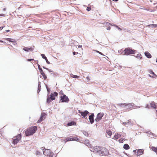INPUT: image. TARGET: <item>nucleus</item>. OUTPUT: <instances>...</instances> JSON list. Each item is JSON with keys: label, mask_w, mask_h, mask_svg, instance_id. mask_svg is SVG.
<instances>
[{"label": "nucleus", "mask_w": 157, "mask_h": 157, "mask_svg": "<svg viewBox=\"0 0 157 157\" xmlns=\"http://www.w3.org/2000/svg\"><path fill=\"white\" fill-rule=\"evenodd\" d=\"M76 124V122L74 121H72L68 123L67 124V126H71L72 125H75Z\"/></svg>", "instance_id": "nucleus-19"}, {"label": "nucleus", "mask_w": 157, "mask_h": 157, "mask_svg": "<svg viewBox=\"0 0 157 157\" xmlns=\"http://www.w3.org/2000/svg\"><path fill=\"white\" fill-rule=\"evenodd\" d=\"M89 141L88 140H85V143L86 145L88 147H91V145L88 142Z\"/></svg>", "instance_id": "nucleus-21"}, {"label": "nucleus", "mask_w": 157, "mask_h": 157, "mask_svg": "<svg viewBox=\"0 0 157 157\" xmlns=\"http://www.w3.org/2000/svg\"><path fill=\"white\" fill-rule=\"evenodd\" d=\"M60 98L61 99L60 100L62 102H68L69 101L68 97L65 95H63V96H61Z\"/></svg>", "instance_id": "nucleus-6"}, {"label": "nucleus", "mask_w": 157, "mask_h": 157, "mask_svg": "<svg viewBox=\"0 0 157 157\" xmlns=\"http://www.w3.org/2000/svg\"><path fill=\"white\" fill-rule=\"evenodd\" d=\"M136 56L137 58L140 59H141L142 58V56L140 54H138Z\"/></svg>", "instance_id": "nucleus-25"}, {"label": "nucleus", "mask_w": 157, "mask_h": 157, "mask_svg": "<svg viewBox=\"0 0 157 157\" xmlns=\"http://www.w3.org/2000/svg\"><path fill=\"white\" fill-rule=\"evenodd\" d=\"M78 112L81 114V116L84 118H85L86 117L89 113V112L86 110L84 111V112H82L80 110H79Z\"/></svg>", "instance_id": "nucleus-10"}, {"label": "nucleus", "mask_w": 157, "mask_h": 157, "mask_svg": "<svg viewBox=\"0 0 157 157\" xmlns=\"http://www.w3.org/2000/svg\"><path fill=\"white\" fill-rule=\"evenodd\" d=\"M155 27H157V25H153Z\"/></svg>", "instance_id": "nucleus-47"}, {"label": "nucleus", "mask_w": 157, "mask_h": 157, "mask_svg": "<svg viewBox=\"0 0 157 157\" xmlns=\"http://www.w3.org/2000/svg\"><path fill=\"white\" fill-rule=\"evenodd\" d=\"M106 133L109 136V137H111L112 133V132L110 130H107L106 131Z\"/></svg>", "instance_id": "nucleus-22"}, {"label": "nucleus", "mask_w": 157, "mask_h": 157, "mask_svg": "<svg viewBox=\"0 0 157 157\" xmlns=\"http://www.w3.org/2000/svg\"><path fill=\"white\" fill-rule=\"evenodd\" d=\"M40 83V82H39L38 85V90L39 91V92L40 91V87H41Z\"/></svg>", "instance_id": "nucleus-30"}, {"label": "nucleus", "mask_w": 157, "mask_h": 157, "mask_svg": "<svg viewBox=\"0 0 157 157\" xmlns=\"http://www.w3.org/2000/svg\"><path fill=\"white\" fill-rule=\"evenodd\" d=\"M47 90L49 92V90H48V89H47Z\"/></svg>", "instance_id": "nucleus-52"}, {"label": "nucleus", "mask_w": 157, "mask_h": 157, "mask_svg": "<svg viewBox=\"0 0 157 157\" xmlns=\"http://www.w3.org/2000/svg\"><path fill=\"white\" fill-rule=\"evenodd\" d=\"M156 62L157 63V58L156 59Z\"/></svg>", "instance_id": "nucleus-55"}, {"label": "nucleus", "mask_w": 157, "mask_h": 157, "mask_svg": "<svg viewBox=\"0 0 157 157\" xmlns=\"http://www.w3.org/2000/svg\"><path fill=\"white\" fill-rule=\"evenodd\" d=\"M156 114L157 116V110H156Z\"/></svg>", "instance_id": "nucleus-51"}, {"label": "nucleus", "mask_w": 157, "mask_h": 157, "mask_svg": "<svg viewBox=\"0 0 157 157\" xmlns=\"http://www.w3.org/2000/svg\"><path fill=\"white\" fill-rule=\"evenodd\" d=\"M39 153H40V152H39V153H37L36 154H39Z\"/></svg>", "instance_id": "nucleus-58"}, {"label": "nucleus", "mask_w": 157, "mask_h": 157, "mask_svg": "<svg viewBox=\"0 0 157 157\" xmlns=\"http://www.w3.org/2000/svg\"><path fill=\"white\" fill-rule=\"evenodd\" d=\"M110 24L109 23V22H106L105 23V25L106 26H109L110 25Z\"/></svg>", "instance_id": "nucleus-33"}, {"label": "nucleus", "mask_w": 157, "mask_h": 157, "mask_svg": "<svg viewBox=\"0 0 157 157\" xmlns=\"http://www.w3.org/2000/svg\"><path fill=\"white\" fill-rule=\"evenodd\" d=\"M0 42L2 43L5 42H3V41L2 40H0Z\"/></svg>", "instance_id": "nucleus-49"}, {"label": "nucleus", "mask_w": 157, "mask_h": 157, "mask_svg": "<svg viewBox=\"0 0 157 157\" xmlns=\"http://www.w3.org/2000/svg\"><path fill=\"white\" fill-rule=\"evenodd\" d=\"M95 51L96 52H97L98 53H99V54H101V55H103H103H103V54L101 52H99V51H98L97 50H95Z\"/></svg>", "instance_id": "nucleus-34"}, {"label": "nucleus", "mask_w": 157, "mask_h": 157, "mask_svg": "<svg viewBox=\"0 0 157 157\" xmlns=\"http://www.w3.org/2000/svg\"><path fill=\"white\" fill-rule=\"evenodd\" d=\"M86 79H87V80H88V81H89L90 80V77H89V76H87L86 78Z\"/></svg>", "instance_id": "nucleus-43"}, {"label": "nucleus", "mask_w": 157, "mask_h": 157, "mask_svg": "<svg viewBox=\"0 0 157 157\" xmlns=\"http://www.w3.org/2000/svg\"><path fill=\"white\" fill-rule=\"evenodd\" d=\"M46 61V63H48V64H50V62L48 61V60L47 59H47H45Z\"/></svg>", "instance_id": "nucleus-40"}, {"label": "nucleus", "mask_w": 157, "mask_h": 157, "mask_svg": "<svg viewBox=\"0 0 157 157\" xmlns=\"http://www.w3.org/2000/svg\"><path fill=\"white\" fill-rule=\"evenodd\" d=\"M5 16V15H4L3 14H0V16Z\"/></svg>", "instance_id": "nucleus-48"}, {"label": "nucleus", "mask_w": 157, "mask_h": 157, "mask_svg": "<svg viewBox=\"0 0 157 157\" xmlns=\"http://www.w3.org/2000/svg\"><path fill=\"white\" fill-rule=\"evenodd\" d=\"M58 96V93L56 92L52 93L50 95V97L48 96L47 99V102L49 103L51 101L55 100V98Z\"/></svg>", "instance_id": "nucleus-4"}, {"label": "nucleus", "mask_w": 157, "mask_h": 157, "mask_svg": "<svg viewBox=\"0 0 157 157\" xmlns=\"http://www.w3.org/2000/svg\"><path fill=\"white\" fill-rule=\"evenodd\" d=\"M151 149L152 151L155 152L157 154V147H152Z\"/></svg>", "instance_id": "nucleus-23"}, {"label": "nucleus", "mask_w": 157, "mask_h": 157, "mask_svg": "<svg viewBox=\"0 0 157 157\" xmlns=\"http://www.w3.org/2000/svg\"><path fill=\"white\" fill-rule=\"evenodd\" d=\"M34 59H29L27 60V61H31L34 60Z\"/></svg>", "instance_id": "nucleus-38"}, {"label": "nucleus", "mask_w": 157, "mask_h": 157, "mask_svg": "<svg viewBox=\"0 0 157 157\" xmlns=\"http://www.w3.org/2000/svg\"><path fill=\"white\" fill-rule=\"evenodd\" d=\"M5 40H7L10 42H11L13 43H15L16 44H17L16 41L14 39H12L11 38H7L5 39Z\"/></svg>", "instance_id": "nucleus-17"}, {"label": "nucleus", "mask_w": 157, "mask_h": 157, "mask_svg": "<svg viewBox=\"0 0 157 157\" xmlns=\"http://www.w3.org/2000/svg\"><path fill=\"white\" fill-rule=\"evenodd\" d=\"M6 32H9L10 31V30H6Z\"/></svg>", "instance_id": "nucleus-45"}, {"label": "nucleus", "mask_w": 157, "mask_h": 157, "mask_svg": "<svg viewBox=\"0 0 157 157\" xmlns=\"http://www.w3.org/2000/svg\"><path fill=\"white\" fill-rule=\"evenodd\" d=\"M0 28H2V29L3 28V27H1Z\"/></svg>", "instance_id": "nucleus-53"}, {"label": "nucleus", "mask_w": 157, "mask_h": 157, "mask_svg": "<svg viewBox=\"0 0 157 157\" xmlns=\"http://www.w3.org/2000/svg\"><path fill=\"white\" fill-rule=\"evenodd\" d=\"M78 76H77V75H74V78H78Z\"/></svg>", "instance_id": "nucleus-44"}, {"label": "nucleus", "mask_w": 157, "mask_h": 157, "mask_svg": "<svg viewBox=\"0 0 157 157\" xmlns=\"http://www.w3.org/2000/svg\"><path fill=\"white\" fill-rule=\"evenodd\" d=\"M121 105H125L126 106L127 108L131 109L133 108L134 104L133 103H128L127 104H120Z\"/></svg>", "instance_id": "nucleus-9"}, {"label": "nucleus", "mask_w": 157, "mask_h": 157, "mask_svg": "<svg viewBox=\"0 0 157 157\" xmlns=\"http://www.w3.org/2000/svg\"><path fill=\"white\" fill-rule=\"evenodd\" d=\"M43 77L44 79V80H46L47 79V77L46 75H45L44 73L42 74Z\"/></svg>", "instance_id": "nucleus-28"}, {"label": "nucleus", "mask_w": 157, "mask_h": 157, "mask_svg": "<svg viewBox=\"0 0 157 157\" xmlns=\"http://www.w3.org/2000/svg\"><path fill=\"white\" fill-rule=\"evenodd\" d=\"M146 107L148 109H149L150 108V106L148 105H147L146 106Z\"/></svg>", "instance_id": "nucleus-41"}, {"label": "nucleus", "mask_w": 157, "mask_h": 157, "mask_svg": "<svg viewBox=\"0 0 157 157\" xmlns=\"http://www.w3.org/2000/svg\"><path fill=\"white\" fill-rule=\"evenodd\" d=\"M126 150H128L129 149V146L127 144H124L123 147Z\"/></svg>", "instance_id": "nucleus-24"}, {"label": "nucleus", "mask_w": 157, "mask_h": 157, "mask_svg": "<svg viewBox=\"0 0 157 157\" xmlns=\"http://www.w3.org/2000/svg\"><path fill=\"white\" fill-rule=\"evenodd\" d=\"M78 53V52H73V55H75L76 54H77Z\"/></svg>", "instance_id": "nucleus-42"}, {"label": "nucleus", "mask_w": 157, "mask_h": 157, "mask_svg": "<svg viewBox=\"0 0 157 157\" xmlns=\"http://www.w3.org/2000/svg\"><path fill=\"white\" fill-rule=\"evenodd\" d=\"M145 56L148 58H150L151 57V54L148 52H145L144 53Z\"/></svg>", "instance_id": "nucleus-20"}, {"label": "nucleus", "mask_w": 157, "mask_h": 157, "mask_svg": "<svg viewBox=\"0 0 157 157\" xmlns=\"http://www.w3.org/2000/svg\"><path fill=\"white\" fill-rule=\"evenodd\" d=\"M82 47V46L81 45H79L78 46V48H81Z\"/></svg>", "instance_id": "nucleus-46"}, {"label": "nucleus", "mask_w": 157, "mask_h": 157, "mask_svg": "<svg viewBox=\"0 0 157 157\" xmlns=\"http://www.w3.org/2000/svg\"><path fill=\"white\" fill-rule=\"evenodd\" d=\"M124 53L123 55H128L131 54H134L136 52V51L133 50L130 48H125L124 50Z\"/></svg>", "instance_id": "nucleus-3"}, {"label": "nucleus", "mask_w": 157, "mask_h": 157, "mask_svg": "<svg viewBox=\"0 0 157 157\" xmlns=\"http://www.w3.org/2000/svg\"><path fill=\"white\" fill-rule=\"evenodd\" d=\"M39 153H40V152H39V153H37L36 154H39Z\"/></svg>", "instance_id": "nucleus-56"}, {"label": "nucleus", "mask_w": 157, "mask_h": 157, "mask_svg": "<svg viewBox=\"0 0 157 157\" xmlns=\"http://www.w3.org/2000/svg\"><path fill=\"white\" fill-rule=\"evenodd\" d=\"M125 140V139H124L121 138L119 140V141L120 143H122Z\"/></svg>", "instance_id": "nucleus-27"}, {"label": "nucleus", "mask_w": 157, "mask_h": 157, "mask_svg": "<svg viewBox=\"0 0 157 157\" xmlns=\"http://www.w3.org/2000/svg\"><path fill=\"white\" fill-rule=\"evenodd\" d=\"M113 25V26H115L117 28V29L120 30H121L122 29H121L118 26L116 25Z\"/></svg>", "instance_id": "nucleus-31"}, {"label": "nucleus", "mask_w": 157, "mask_h": 157, "mask_svg": "<svg viewBox=\"0 0 157 157\" xmlns=\"http://www.w3.org/2000/svg\"><path fill=\"white\" fill-rule=\"evenodd\" d=\"M151 106L153 108L156 109L157 108V106L156 105V103L154 101H152L150 104Z\"/></svg>", "instance_id": "nucleus-15"}, {"label": "nucleus", "mask_w": 157, "mask_h": 157, "mask_svg": "<svg viewBox=\"0 0 157 157\" xmlns=\"http://www.w3.org/2000/svg\"><path fill=\"white\" fill-rule=\"evenodd\" d=\"M66 141H77L78 140V139L77 137H73V138H67L66 139Z\"/></svg>", "instance_id": "nucleus-13"}, {"label": "nucleus", "mask_w": 157, "mask_h": 157, "mask_svg": "<svg viewBox=\"0 0 157 157\" xmlns=\"http://www.w3.org/2000/svg\"><path fill=\"white\" fill-rule=\"evenodd\" d=\"M21 134L17 135L16 136L13 138V141L12 142L13 144H16L18 141L21 139Z\"/></svg>", "instance_id": "nucleus-5"}, {"label": "nucleus", "mask_w": 157, "mask_h": 157, "mask_svg": "<svg viewBox=\"0 0 157 157\" xmlns=\"http://www.w3.org/2000/svg\"><path fill=\"white\" fill-rule=\"evenodd\" d=\"M149 76L150 77H151V75H149Z\"/></svg>", "instance_id": "nucleus-54"}, {"label": "nucleus", "mask_w": 157, "mask_h": 157, "mask_svg": "<svg viewBox=\"0 0 157 157\" xmlns=\"http://www.w3.org/2000/svg\"><path fill=\"white\" fill-rule=\"evenodd\" d=\"M91 8L90 7H87V9H86V10L88 11H89L91 10Z\"/></svg>", "instance_id": "nucleus-35"}, {"label": "nucleus", "mask_w": 157, "mask_h": 157, "mask_svg": "<svg viewBox=\"0 0 157 157\" xmlns=\"http://www.w3.org/2000/svg\"><path fill=\"white\" fill-rule=\"evenodd\" d=\"M44 154L46 156H48L49 155L50 152V150L48 149H46L43 152Z\"/></svg>", "instance_id": "nucleus-16"}, {"label": "nucleus", "mask_w": 157, "mask_h": 157, "mask_svg": "<svg viewBox=\"0 0 157 157\" xmlns=\"http://www.w3.org/2000/svg\"><path fill=\"white\" fill-rule=\"evenodd\" d=\"M86 136H88V134L87 133H86V132H85L83 133Z\"/></svg>", "instance_id": "nucleus-37"}, {"label": "nucleus", "mask_w": 157, "mask_h": 157, "mask_svg": "<svg viewBox=\"0 0 157 157\" xmlns=\"http://www.w3.org/2000/svg\"><path fill=\"white\" fill-rule=\"evenodd\" d=\"M41 56H42V58L45 59H47V57L45 56V55L44 54H41Z\"/></svg>", "instance_id": "nucleus-29"}, {"label": "nucleus", "mask_w": 157, "mask_h": 157, "mask_svg": "<svg viewBox=\"0 0 157 157\" xmlns=\"http://www.w3.org/2000/svg\"><path fill=\"white\" fill-rule=\"evenodd\" d=\"M149 73L151 74H153V75H155L154 74V72L152 71H151V70L150 71H149Z\"/></svg>", "instance_id": "nucleus-36"}, {"label": "nucleus", "mask_w": 157, "mask_h": 157, "mask_svg": "<svg viewBox=\"0 0 157 157\" xmlns=\"http://www.w3.org/2000/svg\"><path fill=\"white\" fill-rule=\"evenodd\" d=\"M37 127L33 126L27 128L25 132V135L26 136L32 135L36 131Z\"/></svg>", "instance_id": "nucleus-1"}, {"label": "nucleus", "mask_w": 157, "mask_h": 157, "mask_svg": "<svg viewBox=\"0 0 157 157\" xmlns=\"http://www.w3.org/2000/svg\"><path fill=\"white\" fill-rule=\"evenodd\" d=\"M118 0H113V1H115V2L117 1Z\"/></svg>", "instance_id": "nucleus-50"}, {"label": "nucleus", "mask_w": 157, "mask_h": 157, "mask_svg": "<svg viewBox=\"0 0 157 157\" xmlns=\"http://www.w3.org/2000/svg\"><path fill=\"white\" fill-rule=\"evenodd\" d=\"M46 114L45 113H43L41 114L40 118L37 121V123H40L42 121L44 120L46 117Z\"/></svg>", "instance_id": "nucleus-8"}, {"label": "nucleus", "mask_w": 157, "mask_h": 157, "mask_svg": "<svg viewBox=\"0 0 157 157\" xmlns=\"http://www.w3.org/2000/svg\"><path fill=\"white\" fill-rule=\"evenodd\" d=\"M39 153H40V152H39V153H37L36 154H39Z\"/></svg>", "instance_id": "nucleus-57"}, {"label": "nucleus", "mask_w": 157, "mask_h": 157, "mask_svg": "<svg viewBox=\"0 0 157 157\" xmlns=\"http://www.w3.org/2000/svg\"><path fill=\"white\" fill-rule=\"evenodd\" d=\"M104 115V114L103 113H98L95 119L96 122H98L102 118V117Z\"/></svg>", "instance_id": "nucleus-7"}, {"label": "nucleus", "mask_w": 157, "mask_h": 157, "mask_svg": "<svg viewBox=\"0 0 157 157\" xmlns=\"http://www.w3.org/2000/svg\"><path fill=\"white\" fill-rule=\"evenodd\" d=\"M121 136V133H118L117 134L115 135L113 137V139L117 140V139H118Z\"/></svg>", "instance_id": "nucleus-18"}, {"label": "nucleus", "mask_w": 157, "mask_h": 157, "mask_svg": "<svg viewBox=\"0 0 157 157\" xmlns=\"http://www.w3.org/2000/svg\"><path fill=\"white\" fill-rule=\"evenodd\" d=\"M106 151L107 152H108V150L105 147L101 149V147L99 146H95L94 147L93 149V151L95 153H99V154L100 156H102L105 154L104 153V151Z\"/></svg>", "instance_id": "nucleus-2"}, {"label": "nucleus", "mask_w": 157, "mask_h": 157, "mask_svg": "<svg viewBox=\"0 0 157 157\" xmlns=\"http://www.w3.org/2000/svg\"><path fill=\"white\" fill-rule=\"evenodd\" d=\"M144 150L138 149L137 151V152H136V155H140L144 153Z\"/></svg>", "instance_id": "nucleus-12"}, {"label": "nucleus", "mask_w": 157, "mask_h": 157, "mask_svg": "<svg viewBox=\"0 0 157 157\" xmlns=\"http://www.w3.org/2000/svg\"><path fill=\"white\" fill-rule=\"evenodd\" d=\"M38 66L39 69V70H40V72L41 74L42 75V74L44 73V71L42 70V69L41 68H40V66L38 65Z\"/></svg>", "instance_id": "nucleus-26"}, {"label": "nucleus", "mask_w": 157, "mask_h": 157, "mask_svg": "<svg viewBox=\"0 0 157 157\" xmlns=\"http://www.w3.org/2000/svg\"><path fill=\"white\" fill-rule=\"evenodd\" d=\"M34 46H33V48L32 47H24L23 48V50L27 52H28L29 51H32L34 49Z\"/></svg>", "instance_id": "nucleus-11"}, {"label": "nucleus", "mask_w": 157, "mask_h": 157, "mask_svg": "<svg viewBox=\"0 0 157 157\" xmlns=\"http://www.w3.org/2000/svg\"><path fill=\"white\" fill-rule=\"evenodd\" d=\"M59 94L61 95V96H63V95H65L63 91L61 90L60 91Z\"/></svg>", "instance_id": "nucleus-32"}, {"label": "nucleus", "mask_w": 157, "mask_h": 157, "mask_svg": "<svg viewBox=\"0 0 157 157\" xmlns=\"http://www.w3.org/2000/svg\"><path fill=\"white\" fill-rule=\"evenodd\" d=\"M107 29L108 30H110L111 29V27L109 26L107 28Z\"/></svg>", "instance_id": "nucleus-39"}, {"label": "nucleus", "mask_w": 157, "mask_h": 157, "mask_svg": "<svg viewBox=\"0 0 157 157\" xmlns=\"http://www.w3.org/2000/svg\"><path fill=\"white\" fill-rule=\"evenodd\" d=\"M94 113H92L91 115L89 116V119L90 123L92 124L94 122Z\"/></svg>", "instance_id": "nucleus-14"}]
</instances>
